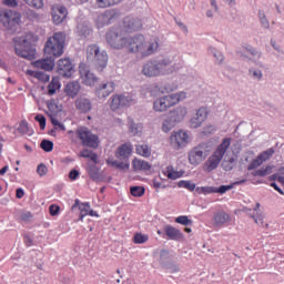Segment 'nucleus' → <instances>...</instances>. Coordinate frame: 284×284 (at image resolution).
I'll use <instances>...</instances> for the list:
<instances>
[{"label":"nucleus","instance_id":"obj_1","mask_svg":"<svg viewBox=\"0 0 284 284\" xmlns=\"http://www.w3.org/2000/svg\"><path fill=\"white\" fill-rule=\"evenodd\" d=\"M142 29V22L140 19L125 18L123 20V27L114 30H109L105 34L108 45L114 50H125L130 53V37L126 33L136 32Z\"/></svg>","mask_w":284,"mask_h":284},{"label":"nucleus","instance_id":"obj_2","mask_svg":"<svg viewBox=\"0 0 284 284\" xmlns=\"http://www.w3.org/2000/svg\"><path fill=\"white\" fill-rule=\"evenodd\" d=\"M159 50V42L156 39H145L143 34H135L130 37L129 54H135L142 59L149 58Z\"/></svg>","mask_w":284,"mask_h":284},{"label":"nucleus","instance_id":"obj_3","mask_svg":"<svg viewBox=\"0 0 284 284\" xmlns=\"http://www.w3.org/2000/svg\"><path fill=\"white\" fill-rule=\"evenodd\" d=\"M174 72L171 67V60L165 58L162 60L152 59L146 61L142 68V74L146 78H158L161 75H169Z\"/></svg>","mask_w":284,"mask_h":284},{"label":"nucleus","instance_id":"obj_4","mask_svg":"<svg viewBox=\"0 0 284 284\" xmlns=\"http://www.w3.org/2000/svg\"><path fill=\"white\" fill-rule=\"evenodd\" d=\"M67 36L64 32H54L44 43L45 57L58 59L64 54Z\"/></svg>","mask_w":284,"mask_h":284},{"label":"nucleus","instance_id":"obj_5","mask_svg":"<svg viewBox=\"0 0 284 284\" xmlns=\"http://www.w3.org/2000/svg\"><path fill=\"white\" fill-rule=\"evenodd\" d=\"M87 59L92 60L97 72H103L109 64L108 51L100 49L98 44H90L87 47Z\"/></svg>","mask_w":284,"mask_h":284},{"label":"nucleus","instance_id":"obj_6","mask_svg":"<svg viewBox=\"0 0 284 284\" xmlns=\"http://www.w3.org/2000/svg\"><path fill=\"white\" fill-rule=\"evenodd\" d=\"M185 99V91H180L179 93H171L170 95H163L162 98H158V100L153 102V110L160 113L166 112L169 109L178 105Z\"/></svg>","mask_w":284,"mask_h":284},{"label":"nucleus","instance_id":"obj_7","mask_svg":"<svg viewBox=\"0 0 284 284\" xmlns=\"http://www.w3.org/2000/svg\"><path fill=\"white\" fill-rule=\"evenodd\" d=\"M231 144H232V139L226 138L222 140V144L217 146L215 152L204 163L203 170L206 172H212L213 170H215L220 165L221 161L223 160V156L225 155Z\"/></svg>","mask_w":284,"mask_h":284},{"label":"nucleus","instance_id":"obj_8","mask_svg":"<svg viewBox=\"0 0 284 284\" xmlns=\"http://www.w3.org/2000/svg\"><path fill=\"white\" fill-rule=\"evenodd\" d=\"M70 140L75 142V136L81 141L83 146H89L92 149H98L100 145V139L98 135L93 134L88 128H79L75 133L69 131Z\"/></svg>","mask_w":284,"mask_h":284},{"label":"nucleus","instance_id":"obj_9","mask_svg":"<svg viewBox=\"0 0 284 284\" xmlns=\"http://www.w3.org/2000/svg\"><path fill=\"white\" fill-rule=\"evenodd\" d=\"M209 145L206 143H201L189 152V162L190 164L197 166L206 160Z\"/></svg>","mask_w":284,"mask_h":284},{"label":"nucleus","instance_id":"obj_10","mask_svg":"<svg viewBox=\"0 0 284 284\" xmlns=\"http://www.w3.org/2000/svg\"><path fill=\"white\" fill-rule=\"evenodd\" d=\"M0 22L4 26V28L11 29L19 26L21 22V17L13 10L4 9L0 11Z\"/></svg>","mask_w":284,"mask_h":284},{"label":"nucleus","instance_id":"obj_11","mask_svg":"<svg viewBox=\"0 0 284 284\" xmlns=\"http://www.w3.org/2000/svg\"><path fill=\"white\" fill-rule=\"evenodd\" d=\"M134 102H135L134 95L115 94V95H112V98H110V109L112 111H118L124 106H130L134 104Z\"/></svg>","mask_w":284,"mask_h":284},{"label":"nucleus","instance_id":"obj_12","mask_svg":"<svg viewBox=\"0 0 284 284\" xmlns=\"http://www.w3.org/2000/svg\"><path fill=\"white\" fill-rule=\"evenodd\" d=\"M189 141H190V136L183 130L173 132L170 136V144L175 150L185 148L189 144Z\"/></svg>","mask_w":284,"mask_h":284},{"label":"nucleus","instance_id":"obj_13","mask_svg":"<svg viewBox=\"0 0 284 284\" xmlns=\"http://www.w3.org/2000/svg\"><path fill=\"white\" fill-rule=\"evenodd\" d=\"M120 17L118 10L115 9H110L105 10L103 13L99 14L97 18V27L98 29H102L106 26H110L112 22L118 20Z\"/></svg>","mask_w":284,"mask_h":284},{"label":"nucleus","instance_id":"obj_14","mask_svg":"<svg viewBox=\"0 0 284 284\" xmlns=\"http://www.w3.org/2000/svg\"><path fill=\"white\" fill-rule=\"evenodd\" d=\"M74 71L73 63L70 58L59 59L57 62V73L63 78H71Z\"/></svg>","mask_w":284,"mask_h":284},{"label":"nucleus","instance_id":"obj_15","mask_svg":"<svg viewBox=\"0 0 284 284\" xmlns=\"http://www.w3.org/2000/svg\"><path fill=\"white\" fill-rule=\"evenodd\" d=\"M68 9L61 4L51 7V18L54 26L62 24L68 18Z\"/></svg>","mask_w":284,"mask_h":284},{"label":"nucleus","instance_id":"obj_16","mask_svg":"<svg viewBox=\"0 0 284 284\" xmlns=\"http://www.w3.org/2000/svg\"><path fill=\"white\" fill-rule=\"evenodd\" d=\"M115 91V82L114 81H106L99 84L95 88V95L100 99H106Z\"/></svg>","mask_w":284,"mask_h":284},{"label":"nucleus","instance_id":"obj_17","mask_svg":"<svg viewBox=\"0 0 284 284\" xmlns=\"http://www.w3.org/2000/svg\"><path fill=\"white\" fill-rule=\"evenodd\" d=\"M31 65L36 69H40L47 72H51L54 70L55 67V59L52 57H47L43 59H38L33 62H31Z\"/></svg>","mask_w":284,"mask_h":284},{"label":"nucleus","instance_id":"obj_18","mask_svg":"<svg viewBox=\"0 0 284 284\" xmlns=\"http://www.w3.org/2000/svg\"><path fill=\"white\" fill-rule=\"evenodd\" d=\"M207 116H209V111L206 106H201L196 111V115L193 119H191V126L193 129L200 128L206 121Z\"/></svg>","mask_w":284,"mask_h":284},{"label":"nucleus","instance_id":"obj_19","mask_svg":"<svg viewBox=\"0 0 284 284\" xmlns=\"http://www.w3.org/2000/svg\"><path fill=\"white\" fill-rule=\"evenodd\" d=\"M74 106L80 113H89L92 110V102L88 98H77Z\"/></svg>","mask_w":284,"mask_h":284},{"label":"nucleus","instance_id":"obj_20","mask_svg":"<svg viewBox=\"0 0 284 284\" xmlns=\"http://www.w3.org/2000/svg\"><path fill=\"white\" fill-rule=\"evenodd\" d=\"M81 90V84L78 81H70L64 87V93L67 97L74 99L78 97Z\"/></svg>","mask_w":284,"mask_h":284},{"label":"nucleus","instance_id":"obj_21","mask_svg":"<svg viewBox=\"0 0 284 284\" xmlns=\"http://www.w3.org/2000/svg\"><path fill=\"white\" fill-rule=\"evenodd\" d=\"M80 74L84 85L94 87L99 81V78L89 70H80Z\"/></svg>","mask_w":284,"mask_h":284},{"label":"nucleus","instance_id":"obj_22","mask_svg":"<svg viewBox=\"0 0 284 284\" xmlns=\"http://www.w3.org/2000/svg\"><path fill=\"white\" fill-rule=\"evenodd\" d=\"M232 217L229 213L224 211H219L214 214L213 223L215 226H224L225 224L230 223Z\"/></svg>","mask_w":284,"mask_h":284},{"label":"nucleus","instance_id":"obj_23","mask_svg":"<svg viewBox=\"0 0 284 284\" xmlns=\"http://www.w3.org/2000/svg\"><path fill=\"white\" fill-rule=\"evenodd\" d=\"M74 207H79L80 210V217L79 221L83 222L84 219L89 215L90 212V203L85 202V203H81L80 200H75L74 204L72 205V210H74Z\"/></svg>","mask_w":284,"mask_h":284},{"label":"nucleus","instance_id":"obj_24","mask_svg":"<svg viewBox=\"0 0 284 284\" xmlns=\"http://www.w3.org/2000/svg\"><path fill=\"white\" fill-rule=\"evenodd\" d=\"M130 155H132V145L128 143L122 144L115 153V158L121 160H129Z\"/></svg>","mask_w":284,"mask_h":284},{"label":"nucleus","instance_id":"obj_25","mask_svg":"<svg viewBox=\"0 0 284 284\" xmlns=\"http://www.w3.org/2000/svg\"><path fill=\"white\" fill-rule=\"evenodd\" d=\"M165 235L171 240L175 242H180L183 240V234L180 230L169 225L165 227Z\"/></svg>","mask_w":284,"mask_h":284},{"label":"nucleus","instance_id":"obj_26","mask_svg":"<svg viewBox=\"0 0 284 284\" xmlns=\"http://www.w3.org/2000/svg\"><path fill=\"white\" fill-rule=\"evenodd\" d=\"M16 53L18 57L29 60V61H33L36 59V50L34 49L23 50L20 47L16 45Z\"/></svg>","mask_w":284,"mask_h":284},{"label":"nucleus","instance_id":"obj_27","mask_svg":"<svg viewBox=\"0 0 284 284\" xmlns=\"http://www.w3.org/2000/svg\"><path fill=\"white\" fill-rule=\"evenodd\" d=\"M163 174L170 180H178L185 174V171H176L172 165H169L163 170Z\"/></svg>","mask_w":284,"mask_h":284},{"label":"nucleus","instance_id":"obj_28","mask_svg":"<svg viewBox=\"0 0 284 284\" xmlns=\"http://www.w3.org/2000/svg\"><path fill=\"white\" fill-rule=\"evenodd\" d=\"M27 75L38 79L41 83H48L50 81V74L43 71L27 70Z\"/></svg>","mask_w":284,"mask_h":284},{"label":"nucleus","instance_id":"obj_29","mask_svg":"<svg viewBox=\"0 0 284 284\" xmlns=\"http://www.w3.org/2000/svg\"><path fill=\"white\" fill-rule=\"evenodd\" d=\"M61 89V81L59 77H52L48 84V95H54Z\"/></svg>","mask_w":284,"mask_h":284},{"label":"nucleus","instance_id":"obj_30","mask_svg":"<svg viewBox=\"0 0 284 284\" xmlns=\"http://www.w3.org/2000/svg\"><path fill=\"white\" fill-rule=\"evenodd\" d=\"M132 166L134 171H149L151 169V165L146 161L140 159H134Z\"/></svg>","mask_w":284,"mask_h":284},{"label":"nucleus","instance_id":"obj_31","mask_svg":"<svg viewBox=\"0 0 284 284\" xmlns=\"http://www.w3.org/2000/svg\"><path fill=\"white\" fill-rule=\"evenodd\" d=\"M136 154L143 156V158H150L151 156V148L146 144H141L135 146Z\"/></svg>","mask_w":284,"mask_h":284},{"label":"nucleus","instance_id":"obj_32","mask_svg":"<svg viewBox=\"0 0 284 284\" xmlns=\"http://www.w3.org/2000/svg\"><path fill=\"white\" fill-rule=\"evenodd\" d=\"M122 0H95L98 8H111V6H118Z\"/></svg>","mask_w":284,"mask_h":284},{"label":"nucleus","instance_id":"obj_33","mask_svg":"<svg viewBox=\"0 0 284 284\" xmlns=\"http://www.w3.org/2000/svg\"><path fill=\"white\" fill-rule=\"evenodd\" d=\"M88 173H89V176H90L93 181H100V180H101L100 169L97 168L95 165H91V166L88 169Z\"/></svg>","mask_w":284,"mask_h":284},{"label":"nucleus","instance_id":"obj_34","mask_svg":"<svg viewBox=\"0 0 284 284\" xmlns=\"http://www.w3.org/2000/svg\"><path fill=\"white\" fill-rule=\"evenodd\" d=\"M29 8H34L36 10H41L44 8V0H24Z\"/></svg>","mask_w":284,"mask_h":284},{"label":"nucleus","instance_id":"obj_35","mask_svg":"<svg viewBox=\"0 0 284 284\" xmlns=\"http://www.w3.org/2000/svg\"><path fill=\"white\" fill-rule=\"evenodd\" d=\"M149 241V236L142 233H135L133 236V243L136 245L144 244Z\"/></svg>","mask_w":284,"mask_h":284},{"label":"nucleus","instance_id":"obj_36","mask_svg":"<svg viewBox=\"0 0 284 284\" xmlns=\"http://www.w3.org/2000/svg\"><path fill=\"white\" fill-rule=\"evenodd\" d=\"M18 131L22 135H29V136L32 135V132L30 131V128H29V124L27 121L20 122V126H19Z\"/></svg>","mask_w":284,"mask_h":284},{"label":"nucleus","instance_id":"obj_37","mask_svg":"<svg viewBox=\"0 0 284 284\" xmlns=\"http://www.w3.org/2000/svg\"><path fill=\"white\" fill-rule=\"evenodd\" d=\"M175 121L173 118H169L163 122L162 130L168 133L175 126Z\"/></svg>","mask_w":284,"mask_h":284},{"label":"nucleus","instance_id":"obj_38","mask_svg":"<svg viewBox=\"0 0 284 284\" xmlns=\"http://www.w3.org/2000/svg\"><path fill=\"white\" fill-rule=\"evenodd\" d=\"M196 194H215V187L214 186H199L196 187Z\"/></svg>","mask_w":284,"mask_h":284},{"label":"nucleus","instance_id":"obj_39","mask_svg":"<svg viewBox=\"0 0 284 284\" xmlns=\"http://www.w3.org/2000/svg\"><path fill=\"white\" fill-rule=\"evenodd\" d=\"M130 192L132 196L141 197L143 196L145 190L142 186H131Z\"/></svg>","mask_w":284,"mask_h":284},{"label":"nucleus","instance_id":"obj_40","mask_svg":"<svg viewBox=\"0 0 284 284\" xmlns=\"http://www.w3.org/2000/svg\"><path fill=\"white\" fill-rule=\"evenodd\" d=\"M272 171H273V166L266 165V166L255 171V175H257V176H266V175L271 174Z\"/></svg>","mask_w":284,"mask_h":284},{"label":"nucleus","instance_id":"obj_41","mask_svg":"<svg viewBox=\"0 0 284 284\" xmlns=\"http://www.w3.org/2000/svg\"><path fill=\"white\" fill-rule=\"evenodd\" d=\"M275 153L274 149H268L264 152H262L260 155H257L260 158V160L264 163L265 161L270 160L271 156H273V154Z\"/></svg>","mask_w":284,"mask_h":284},{"label":"nucleus","instance_id":"obj_42","mask_svg":"<svg viewBox=\"0 0 284 284\" xmlns=\"http://www.w3.org/2000/svg\"><path fill=\"white\" fill-rule=\"evenodd\" d=\"M179 186L180 187H185L190 192H194V190L196 189V185L194 183H192L191 181H185V180L180 181Z\"/></svg>","mask_w":284,"mask_h":284},{"label":"nucleus","instance_id":"obj_43","mask_svg":"<svg viewBox=\"0 0 284 284\" xmlns=\"http://www.w3.org/2000/svg\"><path fill=\"white\" fill-rule=\"evenodd\" d=\"M175 223L183 225V226L192 225V221L186 215L178 216L175 220Z\"/></svg>","mask_w":284,"mask_h":284},{"label":"nucleus","instance_id":"obj_44","mask_svg":"<svg viewBox=\"0 0 284 284\" xmlns=\"http://www.w3.org/2000/svg\"><path fill=\"white\" fill-rule=\"evenodd\" d=\"M53 142L52 141H47V140H43L41 141L40 143V148L44 151V152H51L53 150Z\"/></svg>","mask_w":284,"mask_h":284},{"label":"nucleus","instance_id":"obj_45","mask_svg":"<svg viewBox=\"0 0 284 284\" xmlns=\"http://www.w3.org/2000/svg\"><path fill=\"white\" fill-rule=\"evenodd\" d=\"M264 162L261 160L260 156H256L247 166L248 171L257 169L260 165H262Z\"/></svg>","mask_w":284,"mask_h":284},{"label":"nucleus","instance_id":"obj_46","mask_svg":"<svg viewBox=\"0 0 284 284\" xmlns=\"http://www.w3.org/2000/svg\"><path fill=\"white\" fill-rule=\"evenodd\" d=\"M142 129V125L135 124L134 121L129 122V131L133 134L139 133V130Z\"/></svg>","mask_w":284,"mask_h":284},{"label":"nucleus","instance_id":"obj_47","mask_svg":"<svg viewBox=\"0 0 284 284\" xmlns=\"http://www.w3.org/2000/svg\"><path fill=\"white\" fill-rule=\"evenodd\" d=\"M231 189H233V184L215 187V194H225V192H229V190H231Z\"/></svg>","mask_w":284,"mask_h":284},{"label":"nucleus","instance_id":"obj_48","mask_svg":"<svg viewBox=\"0 0 284 284\" xmlns=\"http://www.w3.org/2000/svg\"><path fill=\"white\" fill-rule=\"evenodd\" d=\"M60 213V206L59 205H55V204H51L49 206V214L51 216H58Z\"/></svg>","mask_w":284,"mask_h":284},{"label":"nucleus","instance_id":"obj_49","mask_svg":"<svg viewBox=\"0 0 284 284\" xmlns=\"http://www.w3.org/2000/svg\"><path fill=\"white\" fill-rule=\"evenodd\" d=\"M36 121H38V123H40V129L44 130L45 125H47V120L42 114H38L36 115Z\"/></svg>","mask_w":284,"mask_h":284},{"label":"nucleus","instance_id":"obj_50","mask_svg":"<svg viewBox=\"0 0 284 284\" xmlns=\"http://www.w3.org/2000/svg\"><path fill=\"white\" fill-rule=\"evenodd\" d=\"M47 173H48L47 165L44 164L38 165V175L43 176V175H47Z\"/></svg>","mask_w":284,"mask_h":284},{"label":"nucleus","instance_id":"obj_51","mask_svg":"<svg viewBox=\"0 0 284 284\" xmlns=\"http://www.w3.org/2000/svg\"><path fill=\"white\" fill-rule=\"evenodd\" d=\"M119 170H128L130 169V162L128 160H124V162H120L118 164Z\"/></svg>","mask_w":284,"mask_h":284},{"label":"nucleus","instance_id":"obj_52","mask_svg":"<svg viewBox=\"0 0 284 284\" xmlns=\"http://www.w3.org/2000/svg\"><path fill=\"white\" fill-rule=\"evenodd\" d=\"M3 4L8 6L9 8H16L18 6L17 0H3Z\"/></svg>","mask_w":284,"mask_h":284},{"label":"nucleus","instance_id":"obj_53","mask_svg":"<svg viewBox=\"0 0 284 284\" xmlns=\"http://www.w3.org/2000/svg\"><path fill=\"white\" fill-rule=\"evenodd\" d=\"M80 175V172L78 170H71L69 173V179L77 180Z\"/></svg>","mask_w":284,"mask_h":284},{"label":"nucleus","instance_id":"obj_54","mask_svg":"<svg viewBox=\"0 0 284 284\" xmlns=\"http://www.w3.org/2000/svg\"><path fill=\"white\" fill-rule=\"evenodd\" d=\"M271 186H272L276 192H278V194L284 195V191H283L275 182L271 183Z\"/></svg>","mask_w":284,"mask_h":284},{"label":"nucleus","instance_id":"obj_55","mask_svg":"<svg viewBox=\"0 0 284 284\" xmlns=\"http://www.w3.org/2000/svg\"><path fill=\"white\" fill-rule=\"evenodd\" d=\"M260 22L264 29H270V22L267 18L261 19Z\"/></svg>","mask_w":284,"mask_h":284},{"label":"nucleus","instance_id":"obj_56","mask_svg":"<svg viewBox=\"0 0 284 284\" xmlns=\"http://www.w3.org/2000/svg\"><path fill=\"white\" fill-rule=\"evenodd\" d=\"M254 223L257 225H263V216H252Z\"/></svg>","mask_w":284,"mask_h":284},{"label":"nucleus","instance_id":"obj_57","mask_svg":"<svg viewBox=\"0 0 284 284\" xmlns=\"http://www.w3.org/2000/svg\"><path fill=\"white\" fill-rule=\"evenodd\" d=\"M92 153H93V152H91L90 150H83V151H81L80 155H81L82 158L89 159Z\"/></svg>","mask_w":284,"mask_h":284},{"label":"nucleus","instance_id":"obj_58","mask_svg":"<svg viewBox=\"0 0 284 284\" xmlns=\"http://www.w3.org/2000/svg\"><path fill=\"white\" fill-rule=\"evenodd\" d=\"M253 77H254L255 79L261 80L262 77H263V73H262L261 70H254V71H253Z\"/></svg>","mask_w":284,"mask_h":284},{"label":"nucleus","instance_id":"obj_59","mask_svg":"<svg viewBox=\"0 0 284 284\" xmlns=\"http://www.w3.org/2000/svg\"><path fill=\"white\" fill-rule=\"evenodd\" d=\"M214 57L216 58L217 63H222L224 60V57L221 52H216Z\"/></svg>","mask_w":284,"mask_h":284},{"label":"nucleus","instance_id":"obj_60","mask_svg":"<svg viewBox=\"0 0 284 284\" xmlns=\"http://www.w3.org/2000/svg\"><path fill=\"white\" fill-rule=\"evenodd\" d=\"M119 163L118 161H113V160H106V164H109L110 166H113V168H119Z\"/></svg>","mask_w":284,"mask_h":284},{"label":"nucleus","instance_id":"obj_61","mask_svg":"<svg viewBox=\"0 0 284 284\" xmlns=\"http://www.w3.org/2000/svg\"><path fill=\"white\" fill-rule=\"evenodd\" d=\"M153 186L155 189L165 187V186L162 185V182L158 181L156 179L153 180Z\"/></svg>","mask_w":284,"mask_h":284},{"label":"nucleus","instance_id":"obj_62","mask_svg":"<svg viewBox=\"0 0 284 284\" xmlns=\"http://www.w3.org/2000/svg\"><path fill=\"white\" fill-rule=\"evenodd\" d=\"M24 191L22 189H18L17 190V199H23L24 196Z\"/></svg>","mask_w":284,"mask_h":284},{"label":"nucleus","instance_id":"obj_63","mask_svg":"<svg viewBox=\"0 0 284 284\" xmlns=\"http://www.w3.org/2000/svg\"><path fill=\"white\" fill-rule=\"evenodd\" d=\"M88 159H90V160L93 161L94 163H98L99 156H98L97 153H92V154L89 155Z\"/></svg>","mask_w":284,"mask_h":284},{"label":"nucleus","instance_id":"obj_64","mask_svg":"<svg viewBox=\"0 0 284 284\" xmlns=\"http://www.w3.org/2000/svg\"><path fill=\"white\" fill-rule=\"evenodd\" d=\"M277 182H280L281 185L284 186V175H280V176L277 178Z\"/></svg>","mask_w":284,"mask_h":284}]
</instances>
